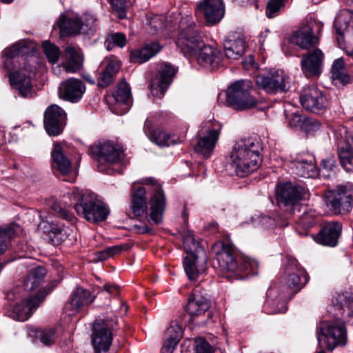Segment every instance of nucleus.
Listing matches in <instances>:
<instances>
[{
  "mask_svg": "<svg viewBox=\"0 0 353 353\" xmlns=\"http://www.w3.org/2000/svg\"><path fill=\"white\" fill-rule=\"evenodd\" d=\"M324 201L335 214H345L353 207V185H339L325 193Z\"/></svg>",
  "mask_w": 353,
  "mask_h": 353,
  "instance_id": "obj_5",
  "label": "nucleus"
},
{
  "mask_svg": "<svg viewBox=\"0 0 353 353\" xmlns=\"http://www.w3.org/2000/svg\"><path fill=\"white\" fill-rule=\"evenodd\" d=\"M287 277L285 284L290 288L301 289L307 282V278L303 270L297 268L295 261H292L291 265L286 268Z\"/></svg>",
  "mask_w": 353,
  "mask_h": 353,
  "instance_id": "obj_31",
  "label": "nucleus"
},
{
  "mask_svg": "<svg viewBox=\"0 0 353 353\" xmlns=\"http://www.w3.org/2000/svg\"><path fill=\"white\" fill-rule=\"evenodd\" d=\"M182 336L181 328L176 323H172L165 332V341L178 344Z\"/></svg>",
  "mask_w": 353,
  "mask_h": 353,
  "instance_id": "obj_55",
  "label": "nucleus"
},
{
  "mask_svg": "<svg viewBox=\"0 0 353 353\" xmlns=\"http://www.w3.org/2000/svg\"><path fill=\"white\" fill-rule=\"evenodd\" d=\"M64 52L65 61L62 64L65 70L70 73L80 70L83 63L81 50L72 45H67Z\"/></svg>",
  "mask_w": 353,
  "mask_h": 353,
  "instance_id": "obj_27",
  "label": "nucleus"
},
{
  "mask_svg": "<svg viewBox=\"0 0 353 353\" xmlns=\"http://www.w3.org/2000/svg\"><path fill=\"white\" fill-rule=\"evenodd\" d=\"M299 101L303 108L314 114L323 113L328 107V101L324 94L316 86L305 88Z\"/></svg>",
  "mask_w": 353,
  "mask_h": 353,
  "instance_id": "obj_16",
  "label": "nucleus"
},
{
  "mask_svg": "<svg viewBox=\"0 0 353 353\" xmlns=\"http://www.w3.org/2000/svg\"><path fill=\"white\" fill-rule=\"evenodd\" d=\"M259 225L263 229H268L274 225V220L268 216H262L259 217Z\"/></svg>",
  "mask_w": 353,
  "mask_h": 353,
  "instance_id": "obj_60",
  "label": "nucleus"
},
{
  "mask_svg": "<svg viewBox=\"0 0 353 353\" xmlns=\"http://www.w3.org/2000/svg\"><path fill=\"white\" fill-rule=\"evenodd\" d=\"M150 139L152 142L161 147L169 146L174 143L170 136L160 129L153 130L150 134Z\"/></svg>",
  "mask_w": 353,
  "mask_h": 353,
  "instance_id": "obj_50",
  "label": "nucleus"
},
{
  "mask_svg": "<svg viewBox=\"0 0 353 353\" xmlns=\"http://www.w3.org/2000/svg\"><path fill=\"white\" fill-rule=\"evenodd\" d=\"M70 199L77 214L90 223L104 221L110 214L108 205L92 192L74 188Z\"/></svg>",
  "mask_w": 353,
  "mask_h": 353,
  "instance_id": "obj_2",
  "label": "nucleus"
},
{
  "mask_svg": "<svg viewBox=\"0 0 353 353\" xmlns=\"http://www.w3.org/2000/svg\"><path fill=\"white\" fill-rule=\"evenodd\" d=\"M224 52L228 59H237L245 52L246 43L241 37L230 38L224 41Z\"/></svg>",
  "mask_w": 353,
  "mask_h": 353,
  "instance_id": "obj_35",
  "label": "nucleus"
},
{
  "mask_svg": "<svg viewBox=\"0 0 353 353\" xmlns=\"http://www.w3.org/2000/svg\"><path fill=\"white\" fill-rule=\"evenodd\" d=\"M52 166L58 170L62 174H68L72 169L71 162L63 154V149L59 143H56L51 152Z\"/></svg>",
  "mask_w": 353,
  "mask_h": 353,
  "instance_id": "obj_32",
  "label": "nucleus"
},
{
  "mask_svg": "<svg viewBox=\"0 0 353 353\" xmlns=\"http://www.w3.org/2000/svg\"><path fill=\"white\" fill-rule=\"evenodd\" d=\"M52 211L59 217L65 219L68 221H72L74 216L72 213L70 212L66 208L65 205L55 202L51 206Z\"/></svg>",
  "mask_w": 353,
  "mask_h": 353,
  "instance_id": "obj_56",
  "label": "nucleus"
},
{
  "mask_svg": "<svg viewBox=\"0 0 353 353\" xmlns=\"http://www.w3.org/2000/svg\"><path fill=\"white\" fill-rule=\"evenodd\" d=\"M125 35L121 32L110 34L105 41V45L108 50H111L115 46L123 48L125 46Z\"/></svg>",
  "mask_w": 353,
  "mask_h": 353,
  "instance_id": "obj_51",
  "label": "nucleus"
},
{
  "mask_svg": "<svg viewBox=\"0 0 353 353\" xmlns=\"http://www.w3.org/2000/svg\"><path fill=\"white\" fill-rule=\"evenodd\" d=\"M120 64L118 61L112 60L108 62L105 70L100 74L98 79V85L101 88L108 86L114 80L119 71Z\"/></svg>",
  "mask_w": 353,
  "mask_h": 353,
  "instance_id": "obj_41",
  "label": "nucleus"
},
{
  "mask_svg": "<svg viewBox=\"0 0 353 353\" xmlns=\"http://www.w3.org/2000/svg\"><path fill=\"white\" fill-rule=\"evenodd\" d=\"M293 42L302 49H309L318 43V39L314 35L312 28L307 27L295 33Z\"/></svg>",
  "mask_w": 353,
  "mask_h": 353,
  "instance_id": "obj_38",
  "label": "nucleus"
},
{
  "mask_svg": "<svg viewBox=\"0 0 353 353\" xmlns=\"http://www.w3.org/2000/svg\"><path fill=\"white\" fill-rule=\"evenodd\" d=\"M196 353H213L209 344L204 342L196 346Z\"/></svg>",
  "mask_w": 353,
  "mask_h": 353,
  "instance_id": "obj_63",
  "label": "nucleus"
},
{
  "mask_svg": "<svg viewBox=\"0 0 353 353\" xmlns=\"http://www.w3.org/2000/svg\"><path fill=\"white\" fill-rule=\"evenodd\" d=\"M85 91V85L83 81L77 78H69L62 81L58 88L59 97L71 103H77L81 100Z\"/></svg>",
  "mask_w": 353,
  "mask_h": 353,
  "instance_id": "obj_18",
  "label": "nucleus"
},
{
  "mask_svg": "<svg viewBox=\"0 0 353 353\" xmlns=\"http://www.w3.org/2000/svg\"><path fill=\"white\" fill-rule=\"evenodd\" d=\"M192 54H195L198 63L205 68L215 69L219 67L222 60V55L219 49L203 43Z\"/></svg>",
  "mask_w": 353,
  "mask_h": 353,
  "instance_id": "obj_22",
  "label": "nucleus"
},
{
  "mask_svg": "<svg viewBox=\"0 0 353 353\" xmlns=\"http://www.w3.org/2000/svg\"><path fill=\"white\" fill-rule=\"evenodd\" d=\"M258 262L249 257H242L238 261V269H236L235 277L243 279L249 274L256 275L258 274Z\"/></svg>",
  "mask_w": 353,
  "mask_h": 353,
  "instance_id": "obj_40",
  "label": "nucleus"
},
{
  "mask_svg": "<svg viewBox=\"0 0 353 353\" xmlns=\"http://www.w3.org/2000/svg\"><path fill=\"white\" fill-rule=\"evenodd\" d=\"M265 310L267 314H274L276 313H283L287 310L286 303L283 300H268L265 306Z\"/></svg>",
  "mask_w": 353,
  "mask_h": 353,
  "instance_id": "obj_52",
  "label": "nucleus"
},
{
  "mask_svg": "<svg viewBox=\"0 0 353 353\" xmlns=\"http://www.w3.org/2000/svg\"><path fill=\"white\" fill-rule=\"evenodd\" d=\"M316 334L319 343L329 351L346 344V329L341 321L320 323L316 328Z\"/></svg>",
  "mask_w": 353,
  "mask_h": 353,
  "instance_id": "obj_7",
  "label": "nucleus"
},
{
  "mask_svg": "<svg viewBox=\"0 0 353 353\" xmlns=\"http://www.w3.org/2000/svg\"><path fill=\"white\" fill-rule=\"evenodd\" d=\"M81 20V34H93L98 28L97 18L90 12H85Z\"/></svg>",
  "mask_w": 353,
  "mask_h": 353,
  "instance_id": "obj_46",
  "label": "nucleus"
},
{
  "mask_svg": "<svg viewBox=\"0 0 353 353\" xmlns=\"http://www.w3.org/2000/svg\"><path fill=\"white\" fill-rule=\"evenodd\" d=\"M183 245L187 253L184 259L185 272L190 281H196L206 269L205 252L192 234L184 237Z\"/></svg>",
  "mask_w": 353,
  "mask_h": 353,
  "instance_id": "obj_3",
  "label": "nucleus"
},
{
  "mask_svg": "<svg viewBox=\"0 0 353 353\" xmlns=\"http://www.w3.org/2000/svg\"><path fill=\"white\" fill-rule=\"evenodd\" d=\"M20 232V226L12 223L5 228H0V255L8 248V241Z\"/></svg>",
  "mask_w": 353,
  "mask_h": 353,
  "instance_id": "obj_43",
  "label": "nucleus"
},
{
  "mask_svg": "<svg viewBox=\"0 0 353 353\" xmlns=\"http://www.w3.org/2000/svg\"><path fill=\"white\" fill-rule=\"evenodd\" d=\"M177 28L176 46L184 52H195L203 43V40L192 17L190 15L181 17Z\"/></svg>",
  "mask_w": 353,
  "mask_h": 353,
  "instance_id": "obj_4",
  "label": "nucleus"
},
{
  "mask_svg": "<svg viewBox=\"0 0 353 353\" xmlns=\"http://www.w3.org/2000/svg\"><path fill=\"white\" fill-rule=\"evenodd\" d=\"M341 232V222L336 221L325 222L317 233L315 241L323 245L334 247L338 243Z\"/></svg>",
  "mask_w": 353,
  "mask_h": 353,
  "instance_id": "obj_21",
  "label": "nucleus"
},
{
  "mask_svg": "<svg viewBox=\"0 0 353 353\" xmlns=\"http://www.w3.org/2000/svg\"><path fill=\"white\" fill-rule=\"evenodd\" d=\"M256 85L268 93L286 92L289 88V77L279 69L271 68L255 77Z\"/></svg>",
  "mask_w": 353,
  "mask_h": 353,
  "instance_id": "obj_10",
  "label": "nucleus"
},
{
  "mask_svg": "<svg viewBox=\"0 0 353 353\" xmlns=\"http://www.w3.org/2000/svg\"><path fill=\"white\" fill-rule=\"evenodd\" d=\"M294 170L296 175L303 178L312 177L316 172L315 165L312 162L304 160L296 162Z\"/></svg>",
  "mask_w": 353,
  "mask_h": 353,
  "instance_id": "obj_45",
  "label": "nucleus"
},
{
  "mask_svg": "<svg viewBox=\"0 0 353 353\" xmlns=\"http://www.w3.org/2000/svg\"><path fill=\"white\" fill-rule=\"evenodd\" d=\"M336 167V161L334 158L329 157L322 160L320 172L322 173L323 176L325 177L330 176L332 173L334 174L335 172Z\"/></svg>",
  "mask_w": 353,
  "mask_h": 353,
  "instance_id": "obj_57",
  "label": "nucleus"
},
{
  "mask_svg": "<svg viewBox=\"0 0 353 353\" xmlns=\"http://www.w3.org/2000/svg\"><path fill=\"white\" fill-rule=\"evenodd\" d=\"M304 189L292 183H285L277 190L278 206L285 212V216L290 218L296 212H300L303 206L301 201L303 199Z\"/></svg>",
  "mask_w": 353,
  "mask_h": 353,
  "instance_id": "obj_8",
  "label": "nucleus"
},
{
  "mask_svg": "<svg viewBox=\"0 0 353 353\" xmlns=\"http://www.w3.org/2000/svg\"><path fill=\"white\" fill-rule=\"evenodd\" d=\"M147 26L150 34H157L165 27V17L162 15L149 14L147 16Z\"/></svg>",
  "mask_w": 353,
  "mask_h": 353,
  "instance_id": "obj_49",
  "label": "nucleus"
},
{
  "mask_svg": "<svg viewBox=\"0 0 353 353\" xmlns=\"http://www.w3.org/2000/svg\"><path fill=\"white\" fill-rule=\"evenodd\" d=\"M143 185H150L153 188L154 194L149 201L150 214L148 221L157 225L162 222L165 209L166 199L161 186L152 177L143 179Z\"/></svg>",
  "mask_w": 353,
  "mask_h": 353,
  "instance_id": "obj_14",
  "label": "nucleus"
},
{
  "mask_svg": "<svg viewBox=\"0 0 353 353\" xmlns=\"http://www.w3.org/2000/svg\"><path fill=\"white\" fill-rule=\"evenodd\" d=\"M176 346V344H172V342L165 341L161 353H172Z\"/></svg>",
  "mask_w": 353,
  "mask_h": 353,
  "instance_id": "obj_64",
  "label": "nucleus"
},
{
  "mask_svg": "<svg viewBox=\"0 0 353 353\" xmlns=\"http://www.w3.org/2000/svg\"><path fill=\"white\" fill-rule=\"evenodd\" d=\"M285 119L288 125L292 128H300L305 131L318 130L321 123L316 120L305 117L300 111L285 112Z\"/></svg>",
  "mask_w": 353,
  "mask_h": 353,
  "instance_id": "obj_25",
  "label": "nucleus"
},
{
  "mask_svg": "<svg viewBox=\"0 0 353 353\" xmlns=\"http://www.w3.org/2000/svg\"><path fill=\"white\" fill-rule=\"evenodd\" d=\"M283 5V0H269L266 6V16L270 19L275 17Z\"/></svg>",
  "mask_w": 353,
  "mask_h": 353,
  "instance_id": "obj_58",
  "label": "nucleus"
},
{
  "mask_svg": "<svg viewBox=\"0 0 353 353\" xmlns=\"http://www.w3.org/2000/svg\"><path fill=\"white\" fill-rule=\"evenodd\" d=\"M134 230L136 231V232L139 233V234H152L154 232H153V230L147 226L145 224H142V225H134Z\"/></svg>",
  "mask_w": 353,
  "mask_h": 353,
  "instance_id": "obj_61",
  "label": "nucleus"
},
{
  "mask_svg": "<svg viewBox=\"0 0 353 353\" xmlns=\"http://www.w3.org/2000/svg\"><path fill=\"white\" fill-rule=\"evenodd\" d=\"M30 42L27 40H21L12 46L7 48L3 51V55L7 58H14L19 55H24L30 51Z\"/></svg>",
  "mask_w": 353,
  "mask_h": 353,
  "instance_id": "obj_44",
  "label": "nucleus"
},
{
  "mask_svg": "<svg viewBox=\"0 0 353 353\" xmlns=\"http://www.w3.org/2000/svg\"><path fill=\"white\" fill-rule=\"evenodd\" d=\"M66 121L65 111L57 105L49 106L44 114V126L50 135L57 136L63 130Z\"/></svg>",
  "mask_w": 353,
  "mask_h": 353,
  "instance_id": "obj_17",
  "label": "nucleus"
},
{
  "mask_svg": "<svg viewBox=\"0 0 353 353\" xmlns=\"http://www.w3.org/2000/svg\"><path fill=\"white\" fill-rule=\"evenodd\" d=\"M131 92L128 84L125 81L120 82L117 85V90L113 94V97L117 103L124 105L122 112L125 113L128 111V104L130 100Z\"/></svg>",
  "mask_w": 353,
  "mask_h": 353,
  "instance_id": "obj_42",
  "label": "nucleus"
},
{
  "mask_svg": "<svg viewBox=\"0 0 353 353\" xmlns=\"http://www.w3.org/2000/svg\"><path fill=\"white\" fill-rule=\"evenodd\" d=\"M334 140L341 165L350 172L353 170V136L346 128L340 127L334 131Z\"/></svg>",
  "mask_w": 353,
  "mask_h": 353,
  "instance_id": "obj_11",
  "label": "nucleus"
},
{
  "mask_svg": "<svg viewBox=\"0 0 353 353\" xmlns=\"http://www.w3.org/2000/svg\"><path fill=\"white\" fill-rule=\"evenodd\" d=\"M94 299L88 290L77 287L71 294L69 304L71 310L78 311L83 306L92 303Z\"/></svg>",
  "mask_w": 353,
  "mask_h": 353,
  "instance_id": "obj_33",
  "label": "nucleus"
},
{
  "mask_svg": "<svg viewBox=\"0 0 353 353\" xmlns=\"http://www.w3.org/2000/svg\"><path fill=\"white\" fill-rule=\"evenodd\" d=\"M123 245H114L105 248V250L108 256L110 257L120 253L123 250Z\"/></svg>",
  "mask_w": 353,
  "mask_h": 353,
  "instance_id": "obj_62",
  "label": "nucleus"
},
{
  "mask_svg": "<svg viewBox=\"0 0 353 353\" xmlns=\"http://www.w3.org/2000/svg\"><path fill=\"white\" fill-rule=\"evenodd\" d=\"M44 299L43 293L39 292L27 299H23L14 306L10 316L17 321H25L32 316L34 310L39 306Z\"/></svg>",
  "mask_w": 353,
  "mask_h": 353,
  "instance_id": "obj_19",
  "label": "nucleus"
},
{
  "mask_svg": "<svg viewBox=\"0 0 353 353\" xmlns=\"http://www.w3.org/2000/svg\"><path fill=\"white\" fill-rule=\"evenodd\" d=\"M210 307V300L200 293L196 287L188 299L186 310L191 316H200L208 312Z\"/></svg>",
  "mask_w": 353,
  "mask_h": 353,
  "instance_id": "obj_26",
  "label": "nucleus"
},
{
  "mask_svg": "<svg viewBox=\"0 0 353 353\" xmlns=\"http://www.w3.org/2000/svg\"><path fill=\"white\" fill-rule=\"evenodd\" d=\"M208 125L206 134L199 138L194 147L195 151L205 158H208L212 154L221 130V125L219 123L209 122Z\"/></svg>",
  "mask_w": 353,
  "mask_h": 353,
  "instance_id": "obj_20",
  "label": "nucleus"
},
{
  "mask_svg": "<svg viewBox=\"0 0 353 353\" xmlns=\"http://www.w3.org/2000/svg\"><path fill=\"white\" fill-rule=\"evenodd\" d=\"M26 72L23 71H14L9 74V81L11 86L18 91L19 95L22 97H31L34 92L32 84L28 70L25 69Z\"/></svg>",
  "mask_w": 353,
  "mask_h": 353,
  "instance_id": "obj_23",
  "label": "nucleus"
},
{
  "mask_svg": "<svg viewBox=\"0 0 353 353\" xmlns=\"http://www.w3.org/2000/svg\"><path fill=\"white\" fill-rule=\"evenodd\" d=\"M298 226L302 228L303 230H309L316 223V216L312 211L303 212V213L299 216L297 219Z\"/></svg>",
  "mask_w": 353,
  "mask_h": 353,
  "instance_id": "obj_54",
  "label": "nucleus"
},
{
  "mask_svg": "<svg viewBox=\"0 0 353 353\" xmlns=\"http://www.w3.org/2000/svg\"><path fill=\"white\" fill-rule=\"evenodd\" d=\"M323 54L319 49L303 55L301 67L307 77L319 75L321 72Z\"/></svg>",
  "mask_w": 353,
  "mask_h": 353,
  "instance_id": "obj_24",
  "label": "nucleus"
},
{
  "mask_svg": "<svg viewBox=\"0 0 353 353\" xmlns=\"http://www.w3.org/2000/svg\"><path fill=\"white\" fill-rule=\"evenodd\" d=\"M161 49L158 43L146 44L141 49L135 50L130 53V61L133 63H143L156 55Z\"/></svg>",
  "mask_w": 353,
  "mask_h": 353,
  "instance_id": "obj_34",
  "label": "nucleus"
},
{
  "mask_svg": "<svg viewBox=\"0 0 353 353\" xmlns=\"http://www.w3.org/2000/svg\"><path fill=\"white\" fill-rule=\"evenodd\" d=\"M332 78L338 80L343 84L349 82V76L344 72V61L342 58L336 59L332 66Z\"/></svg>",
  "mask_w": 353,
  "mask_h": 353,
  "instance_id": "obj_47",
  "label": "nucleus"
},
{
  "mask_svg": "<svg viewBox=\"0 0 353 353\" xmlns=\"http://www.w3.org/2000/svg\"><path fill=\"white\" fill-rule=\"evenodd\" d=\"M34 336L41 343L47 346L53 345L57 338L54 328L37 329Z\"/></svg>",
  "mask_w": 353,
  "mask_h": 353,
  "instance_id": "obj_48",
  "label": "nucleus"
},
{
  "mask_svg": "<svg viewBox=\"0 0 353 353\" xmlns=\"http://www.w3.org/2000/svg\"><path fill=\"white\" fill-rule=\"evenodd\" d=\"M91 154L97 163L98 168L104 172L108 166L119 163L123 151L121 148L110 141H99L90 147Z\"/></svg>",
  "mask_w": 353,
  "mask_h": 353,
  "instance_id": "obj_9",
  "label": "nucleus"
},
{
  "mask_svg": "<svg viewBox=\"0 0 353 353\" xmlns=\"http://www.w3.org/2000/svg\"><path fill=\"white\" fill-rule=\"evenodd\" d=\"M252 90V85L250 81H235L228 88V103L236 110H245L255 107L258 100L251 94Z\"/></svg>",
  "mask_w": 353,
  "mask_h": 353,
  "instance_id": "obj_6",
  "label": "nucleus"
},
{
  "mask_svg": "<svg viewBox=\"0 0 353 353\" xmlns=\"http://www.w3.org/2000/svg\"><path fill=\"white\" fill-rule=\"evenodd\" d=\"M146 190L143 187L133 188L132 191V202L130 213L133 217H139L147 213Z\"/></svg>",
  "mask_w": 353,
  "mask_h": 353,
  "instance_id": "obj_30",
  "label": "nucleus"
},
{
  "mask_svg": "<svg viewBox=\"0 0 353 353\" xmlns=\"http://www.w3.org/2000/svg\"><path fill=\"white\" fill-rule=\"evenodd\" d=\"M195 14L203 17L208 26L219 23L225 14L223 0H201L195 8Z\"/></svg>",
  "mask_w": 353,
  "mask_h": 353,
  "instance_id": "obj_15",
  "label": "nucleus"
},
{
  "mask_svg": "<svg viewBox=\"0 0 353 353\" xmlns=\"http://www.w3.org/2000/svg\"><path fill=\"white\" fill-rule=\"evenodd\" d=\"M219 271L225 276H235L238 261L232 245L228 243L217 242L213 248Z\"/></svg>",
  "mask_w": 353,
  "mask_h": 353,
  "instance_id": "obj_13",
  "label": "nucleus"
},
{
  "mask_svg": "<svg viewBox=\"0 0 353 353\" xmlns=\"http://www.w3.org/2000/svg\"><path fill=\"white\" fill-rule=\"evenodd\" d=\"M174 73L175 70L171 65L163 64L159 68L157 77L151 85L152 92H154L157 90V92L163 94L171 83Z\"/></svg>",
  "mask_w": 353,
  "mask_h": 353,
  "instance_id": "obj_29",
  "label": "nucleus"
},
{
  "mask_svg": "<svg viewBox=\"0 0 353 353\" xmlns=\"http://www.w3.org/2000/svg\"><path fill=\"white\" fill-rule=\"evenodd\" d=\"M42 47L48 61L52 63H57L60 56L59 48L48 41H45L42 44Z\"/></svg>",
  "mask_w": 353,
  "mask_h": 353,
  "instance_id": "obj_53",
  "label": "nucleus"
},
{
  "mask_svg": "<svg viewBox=\"0 0 353 353\" xmlns=\"http://www.w3.org/2000/svg\"><path fill=\"white\" fill-rule=\"evenodd\" d=\"M334 26L336 33L343 39L345 36L353 37V17L347 11L339 13L335 18ZM348 56L353 57V48L347 50Z\"/></svg>",
  "mask_w": 353,
  "mask_h": 353,
  "instance_id": "obj_28",
  "label": "nucleus"
},
{
  "mask_svg": "<svg viewBox=\"0 0 353 353\" xmlns=\"http://www.w3.org/2000/svg\"><path fill=\"white\" fill-rule=\"evenodd\" d=\"M39 217L41 221L38 225L39 229L45 233L52 234V241L59 243L65 239L66 232L63 228L59 227L52 222H50L47 216L41 214L39 215Z\"/></svg>",
  "mask_w": 353,
  "mask_h": 353,
  "instance_id": "obj_36",
  "label": "nucleus"
},
{
  "mask_svg": "<svg viewBox=\"0 0 353 353\" xmlns=\"http://www.w3.org/2000/svg\"><path fill=\"white\" fill-rule=\"evenodd\" d=\"M46 275V270L43 266L32 268L23 282V287L27 291L37 288L43 282Z\"/></svg>",
  "mask_w": 353,
  "mask_h": 353,
  "instance_id": "obj_39",
  "label": "nucleus"
},
{
  "mask_svg": "<svg viewBox=\"0 0 353 353\" xmlns=\"http://www.w3.org/2000/svg\"><path fill=\"white\" fill-rule=\"evenodd\" d=\"M343 296V305L347 308V314L353 316V293L346 292Z\"/></svg>",
  "mask_w": 353,
  "mask_h": 353,
  "instance_id": "obj_59",
  "label": "nucleus"
},
{
  "mask_svg": "<svg viewBox=\"0 0 353 353\" xmlns=\"http://www.w3.org/2000/svg\"><path fill=\"white\" fill-rule=\"evenodd\" d=\"M57 25L61 37L81 33V20L79 17L67 19L64 14L60 16Z\"/></svg>",
  "mask_w": 353,
  "mask_h": 353,
  "instance_id": "obj_37",
  "label": "nucleus"
},
{
  "mask_svg": "<svg viewBox=\"0 0 353 353\" xmlns=\"http://www.w3.org/2000/svg\"><path fill=\"white\" fill-rule=\"evenodd\" d=\"M116 321L111 320L96 321L92 327V343L96 353H106L112 344V334Z\"/></svg>",
  "mask_w": 353,
  "mask_h": 353,
  "instance_id": "obj_12",
  "label": "nucleus"
},
{
  "mask_svg": "<svg viewBox=\"0 0 353 353\" xmlns=\"http://www.w3.org/2000/svg\"><path fill=\"white\" fill-rule=\"evenodd\" d=\"M263 143L259 137H249L236 142L230 154V163L236 175L244 177L259 168Z\"/></svg>",
  "mask_w": 353,
  "mask_h": 353,
  "instance_id": "obj_1",
  "label": "nucleus"
}]
</instances>
